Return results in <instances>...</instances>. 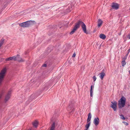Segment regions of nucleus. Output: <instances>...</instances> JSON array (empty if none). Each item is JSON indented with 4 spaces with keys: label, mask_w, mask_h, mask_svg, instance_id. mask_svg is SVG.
<instances>
[{
    "label": "nucleus",
    "mask_w": 130,
    "mask_h": 130,
    "mask_svg": "<svg viewBox=\"0 0 130 130\" xmlns=\"http://www.w3.org/2000/svg\"><path fill=\"white\" fill-rule=\"evenodd\" d=\"M15 60H17L20 62H22L24 61V60L22 58H20V56L18 55H17L16 56H14L6 58L5 59V60L6 61Z\"/></svg>",
    "instance_id": "obj_1"
},
{
    "label": "nucleus",
    "mask_w": 130,
    "mask_h": 130,
    "mask_svg": "<svg viewBox=\"0 0 130 130\" xmlns=\"http://www.w3.org/2000/svg\"><path fill=\"white\" fill-rule=\"evenodd\" d=\"M126 100L125 97L123 96L118 101V106L119 109H121L125 105Z\"/></svg>",
    "instance_id": "obj_2"
},
{
    "label": "nucleus",
    "mask_w": 130,
    "mask_h": 130,
    "mask_svg": "<svg viewBox=\"0 0 130 130\" xmlns=\"http://www.w3.org/2000/svg\"><path fill=\"white\" fill-rule=\"evenodd\" d=\"M77 24H78L79 26L78 28L80 27V26L81 25L82 30L84 32L87 34L88 32L87 31L86 26L85 24L81 21H79L77 23Z\"/></svg>",
    "instance_id": "obj_3"
},
{
    "label": "nucleus",
    "mask_w": 130,
    "mask_h": 130,
    "mask_svg": "<svg viewBox=\"0 0 130 130\" xmlns=\"http://www.w3.org/2000/svg\"><path fill=\"white\" fill-rule=\"evenodd\" d=\"M6 68H4L1 70V72L0 73V86L1 85L2 81L6 72Z\"/></svg>",
    "instance_id": "obj_4"
},
{
    "label": "nucleus",
    "mask_w": 130,
    "mask_h": 130,
    "mask_svg": "<svg viewBox=\"0 0 130 130\" xmlns=\"http://www.w3.org/2000/svg\"><path fill=\"white\" fill-rule=\"evenodd\" d=\"M31 21H27L20 23L19 25L20 26L23 28L27 27L30 26L31 24Z\"/></svg>",
    "instance_id": "obj_5"
},
{
    "label": "nucleus",
    "mask_w": 130,
    "mask_h": 130,
    "mask_svg": "<svg viewBox=\"0 0 130 130\" xmlns=\"http://www.w3.org/2000/svg\"><path fill=\"white\" fill-rule=\"evenodd\" d=\"M111 107L113 109L114 111H116L117 108V102L116 101H115L114 102H111Z\"/></svg>",
    "instance_id": "obj_6"
},
{
    "label": "nucleus",
    "mask_w": 130,
    "mask_h": 130,
    "mask_svg": "<svg viewBox=\"0 0 130 130\" xmlns=\"http://www.w3.org/2000/svg\"><path fill=\"white\" fill-rule=\"evenodd\" d=\"M11 93V91H9L6 94L5 98V101L6 102L8 101L10 98Z\"/></svg>",
    "instance_id": "obj_7"
},
{
    "label": "nucleus",
    "mask_w": 130,
    "mask_h": 130,
    "mask_svg": "<svg viewBox=\"0 0 130 130\" xmlns=\"http://www.w3.org/2000/svg\"><path fill=\"white\" fill-rule=\"evenodd\" d=\"M79 26L78 24H77L76 23H75V25L73 28V29L70 33V34H73L75 31H76L77 29L78 28Z\"/></svg>",
    "instance_id": "obj_8"
},
{
    "label": "nucleus",
    "mask_w": 130,
    "mask_h": 130,
    "mask_svg": "<svg viewBox=\"0 0 130 130\" xmlns=\"http://www.w3.org/2000/svg\"><path fill=\"white\" fill-rule=\"evenodd\" d=\"M111 6L113 9L117 10L119 8V4L116 3H113Z\"/></svg>",
    "instance_id": "obj_9"
},
{
    "label": "nucleus",
    "mask_w": 130,
    "mask_h": 130,
    "mask_svg": "<svg viewBox=\"0 0 130 130\" xmlns=\"http://www.w3.org/2000/svg\"><path fill=\"white\" fill-rule=\"evenodd\" d=\"M93 123L95 126H97L99 123V118L98 117L94 118L93 121Z\"/></svg>",
    "instance_id": "obj_10"
},
{
    "label": "nucleus",
    "mask_w": 130,
    "mask_h": 130,
    "mask_svg": "<svg viewBox=\"0 0 130 130\" xmlns=\"http://www.w3.org/2000/svg\"><path fill=\"white\" fill-rule=\"evenodd\" d=\"M73 108V105H69L68 107V110L69 111L71 110V111H72L74 109Z\"/></svg>",
    "instance_id": "obj_11"
},
{
    "label": "nucleus",
    "mask_w": 130,
    "mask_h": 130,
    "mask_svg": "<svg viewBox=\"0 0 130 130\" xmlns=\"http://www.w3.org/2000/svg\"><path fill=\"white\" fill-rule=\"evenodd\" d=\"M91 117V113H89L88 119H87V122H89L90 120Z\"/></svg>",
    "instance_id": "obj_12"
},
{
    "label": "nucleus",
    "mask_w": 130,
    "mask_h": 130,
    "mask_svg": "<svg viewBox=\"0 0 130 130\" xmlns=\"http://www.w3.org/2000/svg\"><path fill=\"white\" fill-rule=\"evenodd\" d=\"M38 122L37 121H35L32 123V124L34 126L36 127L38 126Z\"/></svg>",
    "instance_id": "obj_13"
},
{
    "label": "nucleus",
    "mask_w": 130,
    "mask_h": 130,
    "mask_svg": "<svg viewBox=\"0 0 130 130\" xmlns=\"http://www.w3.org/2000/svg\"><path fill=\"white\" fill-rule=\"evenodd\" d=\"M105 75V73L102 72L100 73V75L99 77L102 80Z\"/></svg>",
    "instance_id": "obj_14"
},
{
    "label": "nucleus",
    "mask_w": 130,
    "mask_h": 130,
    "mask_svg": "<svg viewBox=\"0 0 130 130\" xmlns=\"http://www.w3.org/2000/svg\"><path fill=\"white\" fill-rule=\"evenodd\" d=\"M55 123L54 122L52 124L50 130H54L55 129Z\"/></svg>",
    "instance_id": "obj_15"
},
{
    "label": "nucleus",
    "mask_w": 130,
    "mask_h": 130,
    "mask_svg": "<svg viewBox=\"0 0 130 130\" xmlns=\"http://www.w3.org/2000/svg\"><path fill=\"white\" fill-rule=\"evenodd\" d=\"M99 37L103 39H105L106 38L105 35L103 34H101L99 36Z\"/></svg>",
    "instance_id": "obj_16"
},
{
    "label": "nucleus",
    "mask_w": 130,
    "mask_h": 130,
    "mask_svg": "<svg viewBox=\"0 0 130 130\" xmlns=\"http://www.w3.org/2000/svg\"><path fill=\"white\" fill-rule=\"evenodd\" d=\"M102 23V21L101 20H99L98 21V26L99 27L101 26Z\"/></svg>",
    "instance_id": "obj_17"
},
{
    "label": "nucleus",
    "mask_w": 130,
    "mask_h": 130,
    "mask_svg": "<svg viewBox=\"0 0 130 130\" xmlns=\"http://www.w3.org/2000/svg\"><path fill=\"white\" fill-rule=\"evenodd\" d=\"M90 122H88L87 124L86 125L85 127H86V129H87H87L89 128V126L90 125Z\"/></svg>",
    "instance_id": "obj_18"
},
{
    "label": "nucleus",
    "mask_w": 130,
    "mask_h": 130,
    "mask_svg": "<svg viewBox=\"0 0 130 130\" xmlns=\"http://www.w3.org/2000/svg\"><path fill=\"white\" fill-rule=\"evenodd\" d=\"M122 67H124L126 64V62L125 61L123 60L122 61Z\"/></svg>",
    "instance_id": "obj_19"
},
{
    "label": "nucleus",
    "mask_w": 130,
    "mask_h": 130,
    "mask_svg": "<svg viewBox=\"0 0 130 130\" xmlns=\"http://www.w3.org/2000/svg\"><path fill=\"white\" fill-rule=\"evenodd\" d=\"M120 117L121 119L122 120H125V117H124V116L123 115H120Z\"/></svg>",
    "instance_id": "obj_20"
},
{
    "label": "nucleus",
    "mask_w": 130,
    "mask_h": 130,
    "mask_svg": "<svg viewBox=\"0 0 130 130\" xmlns=\"http://www.w3.org/2000/svg\"><path fill=\"white\" fill-rule=\"evenodd\" d=\"M122 122L125 125H126V126H127L128 125V123L127 122H126L124 121V122Z\"/></svg>",
    "instance_id": "obj_21"
},
{
    "label": "nucleus",
    "mask_w": 130,
    "mask_h": 130,
    "mask_svg": "<svg viewBox=\"0 0 130 130\" xmlns=\"http://www.w3.org/2000/svg\"><path fill=\"white\" fill-rule=\"evenodd\" d=\"M93 91H90V95L91 97H92L93 96Z\"/></svg>",
    "instance_id": "obj_22"
},
{
    "label": "nucleus",
    "mask_w": 130,
    "mask_h": 130,
    "mask_svg": "<svg viewBox=\"0 0 130 130\" xmlns=\"http://www.w3.org/2000/svg\"><path fill=\"white\" fill-rule=\"evenodd\" d=\"M93 78L94 81H95L96 79V78L95 76H94L93 77Z\"/></svg>",
    "instance_id": "obj_23"
},
{
    "label": "nucleus",
    "mask_w": 130,
    "mask_h": 130,
    "mask_svg": "<svg viewBox=\"0 0 130 130\" xmlns=\"http://www.w3.org/2000/svg\"><path fill=\"white\" fill-rule=\"evenodd\" d=\"M127 57L126 56H125L123 58V60L125 61V60L126 59Z\"/></svg>",
    "instance_id": "obj_24"
},
{
    "label": "nucleus",
    "mask_w": 130,
    "mask_h": 130,
    "mask_svg": "<svg viewBox=\"0 0 130 130\" xmlns=\"http://www.w3.org/2000/svg\"><path fill=\"white\" fill-rule=\"evenodd\" d=\"M76 54L75 53H74L72 55V57H75V56Z\"/></svg>",
    "instance_id": "obj_25"
},
{
    "label": "nucleus",
    "mask_w": 130,
    "mask_h": 130,
    "mask_svg": "<svg viewBox=\"0 0 130 130\" xmlns=\"http://www.w3.org/2000/svg\"><path fill=\"white\" fill-rule=\"evenodd\" d=\"M47 66V65L46 64H44L42 66L43 67H46Z\"/></svg>",
    "instance_id": "obj_26"
},
{
    "label": "nucleus",
    "mask_w": 130,
    "mask_h": 130,
    "mask_svg": "<svg viewBox=\"0 0 130 130\" xmlns=\"http://www.w3.org/2000/svg\"><path fill=\"white\" fill-rule=\"evenodd\" d=\"M92 88H93V86H92V85L91 86V89H90V91H92Z\"/></svg>",
    "instance_id": "obj_27"
},
{
    "label": "nucleus",
    "mask_w": 130,
    "mask_h": 130,
    "mask_svg": "<svg viewBox=\"0 0 130 130\" xmlns=\"http://www.w3.org/2000/svg\"><path fill=\"white\" fill-rule=\"evenodd\" d=\"M130 52V48L128 50H127V54H129V52Z\"/></svg>",
    "instance_id": "obj_28"
},
{
    "label": "nucleus",
    "mask_w": 130,
    "mask_h": 130,
    "mask_svg": "<svg viewBox=\"0 0 130 130\" xmlns=\"http://www.w3.org/2000/svg\"><path fill=\"white\" fill-rule=\"evenodd\" d=\"M128 38L129 39H130V34L128 35Z\"/></svg>",
    "instance_id": "obj_29"
},
{
    "label": "nucleus",
    "mask_w": 130,
    "mask_h": 130,
    "mask_svg": "<svg viewBox=\"0 0 130 130\" xmlns=\"http://www.w3.org/2000/svg\"><path fill=\"white\" fill-rule=\"evenodd\" d=\"M128 54L127 53V54L125 56L127 57Z\"/></svg>",
    "instance_id": "obj_30"
},
{
    "label": "nucleus",
    "mask_w": 130,
    "mask_h": 130,
    "mask_svg": "<svg viewBox=\"0 0 130 130\" xmlns=\"http://www.w3.org/2000/svg\"><path fill=\"white\" fill-rule=\"evenodd\" d=\"M129 74H130V70L129 71Z\"/></svg>",
    "instance_id": "obj_31"
},
{
    "label": "nucleus",
    "mask_w": 130,
    "mask_h": 130,
    "mask_svg": "<svg viewBox=\"0 0 130 130\" xmlns=\"http://www.w3.org/2000/svg\"><path fill=\"white\" fill-rule=\"evenodd\" d=\"M85 130H87V129H85Z\"/></svg>",
    "instance_id": "obj_32"
}]
</instances>
